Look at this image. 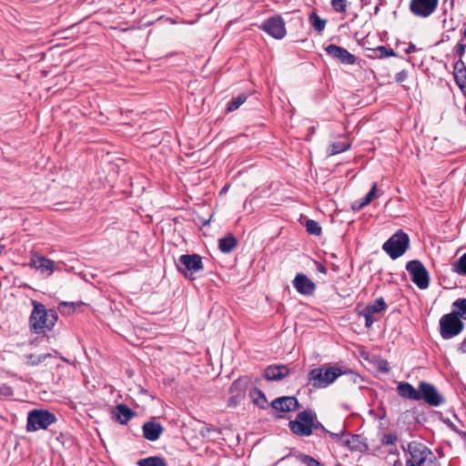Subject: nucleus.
Instances as JSON below:
<instances>
[{"instance_id": "1", "label": "nucleus", "mask_w": 466, "mask_h": 466, "mask_svg": "<svg viewBox=\"0 0 466 466\" xmlns=\"http://www.w3.org/2000/svg\"><path fill=\"white\" fill-rule=\"evenodd\" d=\"M290 431L299 436H309L313 433L329 434V437H345L344 431L334 433L325 429V427L318 420L317 414L312 410H305L297 414L295 420H290Z\"/></svg>"}, {"instance_id": "2", "label": "nucleus", "mask_w": 466, "mask_h": 466, "mask_svg": "<svg viewBox=\"0 0 466 466\" xmlns=\"http://www.w3.org/2000/svg\"><path fill=\"white\" fill-rule=\"evenodd\" d=\"M34 308L29 318L30 330L37 335L46 334L56 324L57 317L53 310L47 311L46 307L35 300L32 302Z\"/></svg>"}, {"instance_id": "3", "label": "nucleus", "mask_w": 466, "mask_h": 466, "mask_svg": "<svg viewBox=\"0 0 466 466\" xmlns=\"http://www.w3.org/2000/svg\"><path fill=\"white\" fill-rule=\"evenodd\" d=\"M410 458L407 466H437V461L431 451L422 443L413 441L409 443Z\"/></svg>"}, {"instance_id": "4", "label": "nucleus", "mask_w": 466, "mask_h": 466, "mask_svg": "<svg viewBox=\"0 0 466 466\" xmlns=\"http://www.w3.org/2000/svg\"><path fill=\"white\" fill-rule=\"evenodd\" d=\"M342 374L343 371L338 367L315 368L309 372L308 379L313 388L322 389L333 383Z\"/></svg>"}, {"instance_id": "5", "label": "nucleus", "mask_w": 466, "mask_h": 466, "mask_svg": "<svg viewBox=\"0 0 466 466\" xmlns=\"http://www.w3.org/2000/svg\"><path fill=\"white\" fill-rule=\"evenodd\" d=\"M410 247V238L402 229L395 232L384 244L382 249L391 259L401 257Z\"/></svg>"}, {"instance_id": "6", "label": "nucleus", "mask_w": 466, "mask_h": 466, "mask_svg": "<svg viewBox=\"0 0 466 466\" xmlns=\"http://www.w3.org/2000/svg\"><path fill=\"white\" fill-rule=\"evenodd\" d=\"M56 421V417L54 413L47 410L34 409L27 414V431H35L38 430H46L51 424Z\"/></svg>"}, {"instance_id": "7", "label": "nucleus", "mask_w": 466, "mask_h": 466, "mask_svg": "<svg viewBox=\"0 0 466 466\" xmlns=\"http://www.w3.org/2000/svg\"><path fill=\"white\" fill-rule=\"evenodd\" d=\"M440 334L443 339L458 336L464 329V323L454 314H445L440 319Z\"/></svg>"}, {"instance_id": "8", "label": "nucleus", "mask_w": 466, "mask_h": 466, "mask_svg": "<svg viewBox=\"0 0 466 466\" xmlns=\"http://www.w3.org/2000/svg\"><path fill=\"white\" fill-rule=\"evenodd\" d=\"M406 270L410 276L411 281L420 289H426L430 285L429 271L418 259H413L406 264Z\"/></svg>"}, {"instance_id": "9", "label": "nucleus", "mask_w": 466, "mask_h": 466, "mask_svg": "<svg viewBox=\"0 0 466 466\" xmlns=\"http://www.w3.org/2000/svg\"><path fill=\"white\" fill-rule=\"evenodd\" d=\"M259 28L275 39H282L287 34L285 21L279 15L266 19Z\"/></svg>"}, {"instance_id": "10", "label": "nucleus", "mask_w": 466, "mask_h": 466, "mask_svg": "<svg viewBox=\"0 0 466 466\" xmlns=\"http://www.w3.org/2000/svg\"><path fill=\"white\" fill-rule=\"evenodd\" d=\"M419 395L420 400H424L430 406L438 407L444 403V398L439 393L435 386L426 381L419 383Z\"/></svg>"}, {"instance_id": "11", "label": "nucleus", "mask_w": 466, "mask_h": 466, "mask_svg": "<svg viewBox=\"0 0 466 466\" xmlns=\"http://www.w3.org/2000/svg\"><path fill=\"white\" fill-rule=\"evenodd\" d=\"M439 0H410V11L421 18L431 16L437 9Z\"/></svg>"}, {"instance_id": "12", "label": "nucleus", "mask_w": 466, "mask_h": 466, "mask_svg": "<svg viewBox=\"0 0 466 466\" xmlns=\"http://www.w3.org/2000/svg\"><path fill=\"white\" fill-rule=\"evenodd\" d=\"M177 268L183 274H186L187 271L198 272L203 268L202 258L198 254L181 255L178 258Z\"/></svg>"}, {"instance_id": "13", "label": "nucleus", "mask_w": 466, "mask_h": 466, "mask_svg": "<svg viewBox=\"0 0 466 466\" xmlns=\"http://www.w3.org/2000/svg\"><path fill=\"white\" fill-rule=\"evenodd\" d=\"M249 380L248 377H240L234 380L229 387V406H236L244 397Z\"/></svg>"}, {"instance_id": "14", "label": "nucleus", "mask_w": 466, "mask_h": 466, "mask_svg": "<svg viewBox=\"0 0 466 466\" xmlns=\"http://www.w3.org/2000/svg\"><path fill=\"white\" fill-rule=\"evenodd\" d=\"M325 51L327 55L342 64L353 65L356 62V56L339 46L330 44L325 47Z\"/></svg>"}, {"instance_id": "15", "label": "nucleus", "mask_w": 466, "mask_h": 466, "mask_svg": "<svg viewBox=\"0 0 466 466\" xmlns=\"http://www.w3.org/2000/svg\"><path fill=\"white\" fill-rule=\"evenodd\" d=\"M137 414V411L124 403H119L111 410V419L122 425L127 424L131 419L136 417Z\"/></svg>"}, {"instance_id": "16", "label": "nucleus", "mask_w": 466, "mask_h": 466, "mask_svg": "<svg viewBox=\"0 0 466 466\" xmlns=\"http://www.w3.org/2000/svg\"><path fill=\"white\" fill-rule=\"evenodd\" d=\"M292 283L296 290L301 295L310 296L316 289L315 283L303 273L297 274Z\"/></svg>"}, {"instance_id": "17", "label": "nucleus", "mask_w": 466, "mask_h": 466, "mask_svg": "<svg viewBox=\"0 0 466 466\" xmlns=\"http://www.w3.org/2000/svg\"><path fill=\"white\" fill-rule=\"evenodd\" d=\"M271 407L282 412L292 411L298 409L299 401L296 397L293 396H283L275 399L271 402Z\"/></svg>"}, {"instance_id": "18", "label": "nucleus", "mask_w": 466, "mask_h": 466, "mask_svg": "<svg viewBox=\"0 0 466 466\" xmlns=\"http://www.w3.org/2000/svg\"><path fill=\"white\" fill-rule=\"evenodd\" d=\"M289 374V369L288 366L279 365H269L264 370V378L267 380L279 381L283 380Z\"/></svg>"}, {"instance_id": "19", "label": "nucleus", "mask_w": 466, "mask_h": 466, "mask_svg": "<svg viewBox=\"0 0 466 466\" xmlns=\"http://www.w3.org/2000/svg\"><path fill=\"white\" fill-rule=\"evenodd\" d=\"M30 264L42 274L50 275L54 271V262L43 256L33 257Z\"/></svg>"}, {"instance_id": "20", "label": "nucleus", "mask_w": 466, "mask_h": 466, "mask_svg": "<svg viewBox=\"0 0 466 466\" xmlns=\"http://www.w3.org/2000/svg\"><path fill=\"white\" fill-rule=\"evenodd\" d=\"M143 437H159L163 432V426L155 418L142 426Z\"/></svg>"}, {"instance_id": "21", "label": "nucleus", "mask_w": 466, "mask_h": 466, "mask_svg": "<svg viewBox=\"0 0 466 466\" xmlns=\"http://www.w3.org/2000/svg\"><path fill=\"white\" fill-rule=\"evenodd\" d=\"M397 390L400 396L405 399L412 400H420V396L419 395V390H416L411 384L409 382H400L397 386Z\"/></svg>"}, {"instance_id": "22", "label": "nucleus", "mask_w": 466, "mask_h": 466, "mask_svg": "<svg viewBox=\"0 0 466 466\" xmlns=\"http://www.w3.org/2000/svg\"><path fill=\"white\" fill-rule=\"evenodd\" d=\"M340 445L346 446L351 451L364 452L368 450V445L361 439H338Z\"/></svg>"}, {"instance_id": "23", "label": "nucleus", "mask_w": 466, "mask_h": 466, "mask_svg": "<svg viewBox=\"0 0 466 466\" xmlns=\"http://www.w3.org/2000/svg\"><path fill=\"white\" fill-rule=\"evenodd\" d=\"M379 196L378 188H377V183H373L370 190L368 192V194L360 201H356L352 204V209L355 211H359L362 209L364 207L369 205L372 199Z\"/></svg>"}, {"instance_id": "24", "label": "nucleus", "mask_w": 466, "mask_h": 466, "mask_svg": "<svg viewBox=\"0 0 466 466\" xmlns=\"http://www.w3.org/2000/svg\"><path fill=\"white\" fill-rule=\"evenodd\" d=\"M85 303L81 301L77 302H67V301H60V314L63 315H70L76 312H82Z\"/></svg>"}, {"instance_id": "25", "label": "nucleus", "mask_w": 466, "mask_h": 466, "mask_svg": "<svg viewBox=\"0 0 466 466\" xmlns=\"http://www.w3.org/2000/svg\"><path fill=\"white\" fill-rule=\"evenodd\" d=\"M237 238L232 234H228L218 240V248L223 253H230L237 246Z\"/></svg>"}, {"instance_id": "26", "label": "nucleus", "mask_w": 466, "mask_h": 466, "mask_svg": "<svg viewBox=\"0 0 466 466\" xmlns=\"http://www.w3.org/2000/svg\"><path fill=\"white\" fill-rule=\"evenodd\" d=\"M453 310L450 314H454L459 319L466 320V299H458L453 304Z\"/></svg>"}, {"instance_id": "27", "label": "nucleus", "mask_w": 466, "mask_h": 466, "mask_svg": "<svg viewBox=\"0 0 466 466\" xmlns=\"http://www.w3.org/2000/svg\"><path fill=\"white\" fill-rule=\"evenodd\" d=\"M309 22L319 34L323 32L327 24V21L321 18L316 12L309 14Z\"/></svg>"}, {"instance_id": "28", "label": "nucleus", "mask_w": 466, "mask_h": 466, "mask_svg": "<svg viewBox=\"0 0 466 466\" xmlns=\"http://www.w3.org/2000/svg\"><path fill=\"white\" fill-rule=\"evenodd\" d=\"M387 309V304L382 297L378 298L374 300L373 303L369 304L365 307V310L370 312V314L380 313Z\"/></svg>"}, {"instance_id": "29", "label": "nucleus", "mask_w": 466, "mask_h": 466, "mask_svg": "<svg viewBox=\"0 0 466 466\" xmlns=\"http://www.w3.org/2000/svg\"><path fill=\"white\" fill-rule=\"evenodd\" d=\"M374 56L378 58H386L390 56H397V54L394 52L392 48L387 47L385 46H380L373 50Z\"/></svg>"}, {"instance_id": "30", "label": "nucleus", "mask_w": 466, "mask_h": 466, "mask_svg": "<svg viewBox=\"0 0 466 466\" xmlns=\"http://www.w3.org/2000/svg\"><path fill=\"white\" fill-rule=\"evenodd\" d=\"M350 148V143L345 141L334 142L329 146V154L337 155Z\"/></svg>"}, {"instance_id": "31", "label": "nucleus", "mask_w": 466, "mask_h": 466, "mask_svg": "<svg viewBox=\"0 0 466 466\" xmlns=\"http://www.w3.org/2000/svg\"><path fill=\"white\" fill-rule=\"evenodd\" d=\"M248 96L245 94H239L237 97L232 98L227 106V110L232 112L237 110L241 105H243Z\"/></svg>"}, {"instance_id": "32", "label": "nucleus", "mask_w": 466, "mask_h": 466, "mask_svg": "<svg viewBox=\"0 0 466 466\" xmlns=\"http://www.w3.org/2000/svg\"><path fill=\"white\" fill-rule=\"evenodd\" d=\"M138 466H167L163 459L159 457H148L146 459L139 460L137 461Z\"/></svg>"}, {"instance_id": "33", "label": "nucleus", "mask_w": 466, "mask_h": 466, "mask_svg": "<svg viewBox=\"0 0 466 466\" xmlns=\"http://www.w3.org/2000/svg\"><path fill=\"white\" fill-rule=\"evenodd\" d=\"M305 227L307 232L310 235L319 236L321 234V227L317 221L313 219H308L306 221Z\"/></svg>"}, {"instance_id": "34", "label": "nucleus", "mask_w": 466, "mask_h": 466, "mask_svg": "<svg viewBox=\"0 0 466 466\" xmlns=\"http://www.w3.org/2000/svg\"><path fill=\"white\" fill-rule=\"evenodd\" d=\"M454 271L459 275L466 276V252L454 264Z\"/></svg>"}, {"instance_id": "35", "label": "nucleus", "mask_w": 466, "mask_h": 466, "mask_svg": "<svg viewBox=\"0 0 466 466\" xmlns=\"http://www.w3.org/2000/svg\"><path fill=\"white\" fill-rule=\"evenodd\" d=\"M331 7L336 13H345L348 6L347 0H331Z\"/></svg>"}, {"instance_id": "36", "label": "nucleus", "mask_w": 466, "mask_h": 466, "mask_svg": "<svg viewBox=\"0 0 466 466\" xmlns=\"http://www.w3.org/2000/svg\"><path fill=\"white\" fill-rule=\"evenodd\" d=\"M297 458L299 461L306 464L307 466H319V462L316 459H314L313 457L307 455V454L299 453L297 456Z\"/></svg>"}, {"instance_id": "37", "label": "nucleus", "mask_w": 466, "mask_h": 466, "mask_svg": "<svg viewBox=\"0 0 466 466\" xmlns=\"http://www.w3.org/2000/svg\"><path fill=\"white\" fill-rule=\"evenodd\" d=\"M250 394H251L252 397L254 395H258V398H256L254 400V402L257 405H258L260 407H264L265 403H267V399H266L265 394L260 390H258V388H255Z\"/></svg>"}, {"instance_id": "38", "label": "nucleus", "mask_w": 466, "mask_h": 466, "mask_svg": "<svg viewBox=\"0 0 466 466\" xmlns=\"http://www.w3.org/2000/svg\"><path fill=\"white\" fill-rule=\"evenodd\" d=\"M454 51L456 55L461 59L465 55L466 51V44L463 42V39H461L457 45L455 46Z\"/></svg>"}, {"instance_id": "39", "label": "nucleus", "mask_w": 466, "mask_h": 466, "mask_svg": "<svg viewBox=\"0 0 466 466\" xmlns=\"http://www.w3.org/2000/svg\"><path fill=\"white\" fill-rule=\"evenodd\" d=\"M361 315L365 319V327L366 328H370L373 325L374 321H375V319L372 317V314H370V312H368L365 309H363V311L361 312Z\"/></svg>"}, {"instance_id": "40", "label": "nucleus", "mask_w": 466, "mask_h": 466, "mask_svg": "<svg viewBox=\"0 0 466 466\" xmlns=\"http://www.w3.org/2000/svg\"><path fill=\"white\" fill-rule=\"evenodd\" d=\"M13 393H14V390L11 386H9L7 384H2L0 386V394L4 395L5 397H10L13 395Z\"/></svg>"}, {"instance_id": "41", "label": "nucleus", "mask_w": 466, "mask_h": 466, "mask_svg": "<svg viewBox=\"0 0 466 466\" xmlns=\"http://www.w3.org/2000/svg\"><path fill=\"white\" fill-rule=\"evenodd\" d=\"M453 68H454V72L463 71V69H466V66H465V63L463 62V60L459 58V60H457L454 63Z\"/></svg>"}, {"instance_id": "42", "label": "nucleus", "mask_w": 466, "mask_h": 466, "mask_svg": "<svg viewBox=\"0 0 466 466\" xmlns=\"http://www.w3.org/2000/svg\"><path fill=\"white\" fill-rule=\"evenodd\" d=\"M60 360L66 363L69 373H74L77 371L76 366L74 363H70L68 360H66V358L60 356Z\"/></svg>"}, {"instance_id": "43", "label": "nucleus", "mask_w": 466, "mask_h": 466, "mask_svg": "<svg viewBox=\"0 0 466 466\" xmlns=\"http://www.w3.org/2000/svg\"><path fill=\"white\" fill-rule=\"evenodd\" d=\"M407 76H408L407 72L405 70H402L396 74L395 80L398 83H401V82L405 81V79L407 78Z\"/></svg>"}, {"instance_id": "44", "label": "nucleus", "mask_w": 466, "mask_h": 466, "mask_svg": "<svg viewBox=\"0 0 466 466\" xmlns=\"http://www.w3.org/2000/svg\"><path fill=\"white\" fill-rule=\"evenodd\" d=\"M379 370L382 372H389L390 368L388 362L386 360L380 361L379 364Z\"/></svg>"}, {"instance_id": "45", "label": "nucleus", "mask_w": 466, "mask_h": 466, "mask_svg": "<svg viewBox=\"0 0 466 466\" xmlns=\"http://www.w3.org/2000/svg\"><path fill=\"white\" fill-rule=\"evenodd\" d=\"M315 265H316V268L318 271H319L320 273H323V274H326L327 273V268L322 265L321 263L318 262V261H315Z\"/></svg>"}, {"instance_id": "46", "label": "nucleus", "mask_w": 466, "mask_h": 466, "mask_svg": "<svg viewBox=\"0 0 466 466\" xmlns=\"http://www.w3.org/2000/svg\"><path fill=\"white\" fill-rule=\"evenodd\" d=\"M417 51V47L414 44L410 43L408 47L405 49V54H411Z\"/></svg>"}, {"instance_id": "47", "label": "nucleus", "mask_w": 466, "mask_h": 466, "mask_svg": "<svg viewBox=\"0 0 466 466\" xmlns=\"http://www.w3.org/2000/svg\"><path fill=\"white\" fill-rule=\"evenodd\" d=\"M458 351H460L462 354H466V338L459 345Z\"/></svg>"}, {"instance_id": "48", "label": "nucleus", "mask_w": 466, "mask_h": 466, "mask_svg": "<svg viewBox=\"0 0 466 466\" xmlns=\"http://www.w3.org/2000/svg\"><path fill=\"white\" fill-rule=\"evenodd\" d=\"M394 441H396V439H390V438L381 439V444L382 445H391L394 443Z\"/></svg>"}, {"instance_id": "49", "label": "nucleus", "mask_w": 466, "mask_h": 466, "mask_svg": "<svg viewBox=\"0 0 466 466\" xmlns=\"http://www.w3.org/2000/svg\"><path fill=\"white\" fill-rule=\"evenodd\" d=\"M315 130H316L315 127H310L309 128V134H308V137H307L308 140L310 139V137L315 133Z\"/></svg>"}, {"instance_id": "50", "label": "nucleus", "mask_w": 466, "mask_h": 466, "mask_svg": "<svg viewBox=\"0 0 466 466\" xmlns=\"http://www.w3.org/2000/svg\"><path fill=\"white\" fill-rule=\"evenodd\" d=\"M379 12H380V5H376L374 8V14L378 15Z\"/></svg>"}, {"instance_id": "51", "label": "nucleus", "mask_w": 466, "mask_h": 466, "mask_svg": "<svg viewBox=\"0 0 466 466\" xmlns=\"http://www.w3.org/2000/svg\"><path fill=\"white\" fill-rule=\"evenodd\" d=\"M348 437H354V438H357V437H360V435H358V434H351V433H349V434H348Z\"/></svg>"}, {"instance_id": "52", "label": "nucleus", "mask_w": 466, "mask_h": 466, "mask_svg": "<svg viewBox=\"0 0 466 466\" xmlns=\"http://www.w3.org/2000/svg\"><path fill=\"white\" fill-rule=\"evenodd\" d=\"M383 437L390 438V437H393V436L391 434H385Z\"/></svg>"}, {"instance_id": "53", "label": "nucleus", "mask_w": 466, "mask_h": 466, "mask_svg": "<svg viewBox=\"0 0 466 466\" xmlns=\"http://www.w3.org/2000/svg\"><path fill=\"white\" fill-rule=\"evenodd\" d=\"M462 35L463 36L466 38V28L464 29V31L462 32Z\"/></svg>"}, {"instance_id": "54", "label": "nucleus", "mask_w": 466, "mask_h": 466, "mask_svg": "<svg viewBox=\"0 0 466 466\" xmlns=\"http://www.w3.org/2000/svg\"><path fill=\"white\" fill-rule=\"evenodd\" d=\"M462 437H466V432H462Z\"/></svg>"}, {"instance_id": "55", "label": "nucleus", "mask_w": 466, "mask_h": 466, "mask_svg": "<svg viewBox=\"0 0 466 466\" xmlns=\"http://www.w3.org/2000/svg\"><path fill=\"white\" fill-rule=\"evenodd\" d=\"M394 466H396V464Z\"/></svg>"}]
</instances>
